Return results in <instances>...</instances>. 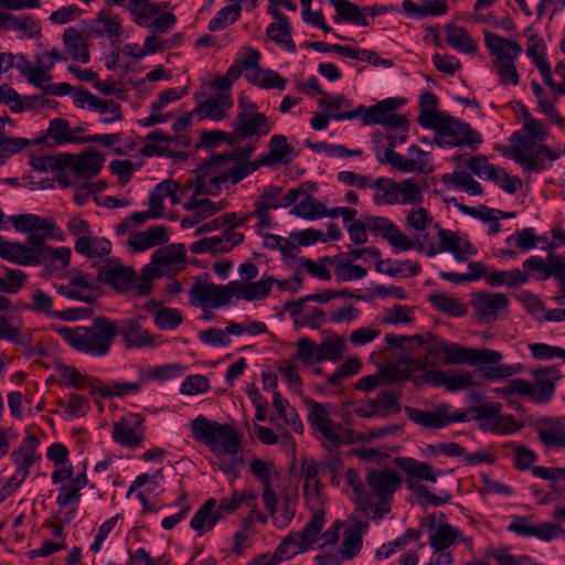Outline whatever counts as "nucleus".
Returning <instances> with one entry per match:
<instances>
[{
  "label": "nucleus",
  "instance_id": "obj_1",
  "mask_svg": "<svg viewBox=\"0 0 565 565\" xmlns=\"http://www.w3.org/2000/svg\"><path fill=\"white\" fill-rule=\"evenodd\" d=\"M502 405L498 402H486L469 409L455 408L452 405L441 403L431 409L406 407L407 417L416 425L428 429H440L456 423L476 420L483 431L497 435H513L518 433L523 423L514 415L502 413Z\"/></svg>",
  "mask_w": 565,
  "mask_h": 565
},
{
  "label": "nucleus",
  "instance_id": "obj_2",
  "mask_svg": "<svg viewBox=\"0 0 565 565\" xmlns=\"http://www.w3.org/2000/svg\"><path fill=\"white\" fill-rule=\"evenodd\" d=\"M545 127L542 121L531 118L520 130L510 136L512 147L509 158L516 162L526 172H543L550 167L551 161L559 158V154L548 148L544 141Z\"/></svg>",
  "mask_w": 565,
  "mask_h": 565
},
{
  "label": "nucleus",
  "instance_id": "obj_3",
  "mask_svg": "<svg viewBox=\"0 0 565 565\" xmlns=\"http://www.w3.org/2000/svg\"><path fill=\"white\" fill-rule=\"evenodd\" d=\"M55 332L77 352L97 358L107 355L114 341L113 320L106 317L94 319L90 327L60 326Z\"/></svg>",
  "mask_w": 565,
  "mask_h": 565
},
{
  "label": "nucleus",
  "instance_id": "obj_4",
  "mask_svg": "<svg viewBox=\"0 0 565 565\" xmlns=\"http://www.w3.org/2000/svg\"><path fill=\"white\" fill-rule=\"evenodd\" d=\"M308 409L307 422L313 431V436L332 447L355 444L364 439V435L334 422L331 418L332 405L319 403L312 398L306 402Z\"/></svg>",
  "mask_w": 565,
  "mask_h": 565
},
{
  "label": "nucleus",
  "instance_id": "obj_5",
  "mask_svg": "<svg viewBox=\"0 0 565 565\" xmlns=\"http://www.w3.org/2000/svg\"><path fill=\"white\" fill-rule=\"evenodd\" d=\"M190 426L193 438L205 445L214 455L235 456L239 451V438L231 425L220 424L199 415Z\"/></svg>",
  "mask_w": 565,
  "mask_h": 565
},
{
  "label": "nucleus",
  "instance_id": "obj_6",
  "mask_svg": "<svg viewBox=\"0 0 565 565\" xmlns=\"http://www.w3.org/2000/svg\"><path fill=\"white\" fill-rule=\"evenodd\" d=\"M399 467L406 475L407 489L416 497L419 504L438 507L450 501V495L446 491L434 494L420 483V481L436 483L437 477L444 475L441 470H434L430 465L414 458H403Z\"/></svg>",
  "mask_w": 565,
  "mask_h": 565
},
{
  "label": "nucleus",
  "instance_id": "obj_7",
  "mask_svg": "<svg viewBox=\"0 0 565 565\" xmlns=\"http://www.w3.org/2000/svg\"><path fill=\"white\" fill-rule=\"evenodd\" d=\"M232 139L257 141L267 136L274 128L268 116L258 111V106L249 97L241 94L237 100V116L232 122Z\"/></svg>",
  "mask_w": 565,
  "mask_h": 565
},
{
  "label": "nucleus",
  "instance_id": "obj_8",
  "mask_svg": "<svg viewBox=\"0 0 565 565\" xmlns=\"http://www.w3.org/2000/svg\"><path fill=\"white\" fill-rule=\"evenodd\" d=\"M364 497L374 501V518L382 519L391 510L394 493L401 486V477L393 469H370L365 477Z\"/></svg>",
  "mask_w": 565,
  "mask_h": 565
},
{
  "label": "nucleus",
  "instance_id": "obj_9",
  "mask_svg": "<svg viewBox=\"0 0 565 565\" xmlns=\"http://www.w3.org/2000/svg\"><path fill=\"white\" fill-rule=\"evenodd\" d=\"M28 244L11 242L0 235V258L18 266L38 267L51 246L45 244L52 236L26 232Z\"/></svg>",
  "mask_w": 565,
  "mask_h": 565
},
{
  "label": "nucleus",
  "instance_id": "obj_10",
  "mask_svg": "<svg viewBox=\"0 0 565 565\" xmlns=\"http://www.w3.org/2000/svg\"><path fill=\"white\" fill-rule=\"evenodd\" d=\"M522 371V365L515 364H497L490 367H480L478 374L476 371L466 369H450L448 391L460 392L470 388L480 387L482 384L481 379L491 382H498L519 374Z\"/></svg>",
  "mask_w": 565,
  "mask_h": 565
},
{
  "label": "nucleus",
  "instance_id": "obj_11",
  "mask_svg": "<svg viewBox=\"0 0 565 565\" xmlns=\"http://www.w3.org/2000/svg\"><path fill=\"white\" fill-rule=\"evenodd\" d=\"M435 227L439 243L418 242L416 243V250L425 253L427 257H435L440 253L447 252L458 262H466L469 256L478 254L477 247L469 242L467 235L443 228L439 224H436Z\"/></svg>",
  "mask_w": 565,
  "mask_h": 565
},
{
  "label": "nucleus",
  "instance_id": "obj_12",
  "mask_svg": "<svg viewBox=\"0 0 565 565\" xmlns=\"http://www.w3.org/2000/svg\"><path fill=\"white\" fill-rule=\"evenodd\" d=\"M434 141L440 148L467 146L472 150H477L483 142V137L470 124L447 115L435 135Z\"/></svg>",
  "mask_w": 565,
  "mask_h": 565
},
{
  "label": "nucleus",
  "instance_id": "obj_13",
  "mask_svg": "<svg viewBox=\"0 0 565 565\" xmlns=\"http://www.w3.org/2000/svg\"><path fill=\"white\" fill-rule=\"evenodd\" d=\"M145 316L113 320L114 338L119 335L127 349H153L159 347V335L142 328Z\"/></svg>",
  "mask_w": 565,
  "mask_h": 565
},
{
  "label": "nucleus",
  "instance_id": "obj_14",
  "mask_svg": "<svg viewBox=\"0 0 565 565\" xmlns=\"http://www.w3.org/2000/svg\"><path fill=\"white\" fill-rule=\"evenodd\" d=\"M99 282L111 287L119 294L131 291L136 285L137 273L130 266H125L118 258H105L96 265Z\"/></svg>",
  "mask_w": 565,
  "mask_h": 565
},
{
  "label": "nucleus",
  "instance_id": "obj_15",
  "mask_svg": "<svg viewBox=\"0 0 565 565\" xmlns=\"http://www.w3.org/2000/svg\"><path fill=\"white\" fill-rule=\"evenodd\" d=\"M381 162L390 163L392 167L405 173H429L434 171L433 157L416 145L407 149V157L388 148L385 150Z\"/></svg>",
  "mask_w": 565,
  "mask_h": 565
},
{
  "label": "nucleus",
  "instance_id": "obj_16",
  "mask_svg": "<svg viewBox=\"0 0 565 565\" xmlns=\"http://www.w3.org/2000/svg\"><path fill=\"white\" fill-rule=\"evenodd\" d=\"M508 531L524 539L535 537L542 542H551L563 537L565 530L556 522L535 523L531 515H514L508 525Z\"/></svg>",
  "mask_w": 565,
  "mask_h": 565
},
{
  "label": "nucleus",
  "instance_id": "obj_17",
  "mask_svg": "<svg viewBox=\"0 0 565 565\" xmlns=\"http://www.w3.org/2000/svg\"><path fill=\"white\" fill-rule=\"evenodd\" d=\"M98 282L97 275L73 271L67 284H54V288L67 299L90 303L99 296Z\"/></svg>",
  "mask_w": 565,
  "mask_h": 565
},
{
  "label": "nucleus",
  "instance_id": "obj_18",
  "mask_svg": "<svg viewBox=\"0 0 565 565\" xmlns=\"http://www.w3.org/2000/svg\"><path fill=\"white\" fill-rule=\"evenodd\" d=\"M501 360L502 354L499 351L487 348H466L450 341H448L444 354V362L447 365L466 364L476 366L482 364H498Z\"/></svg>",
  "mask_w": 565,
  "mask_h": 565
},
{
  "label": "nucleus",
  "instance_id": "obj_19",
  "mask_svg": "<svg viewBox=\"0 0 565 565\" xmlns=\"http://www.w3.org/2000/svg\"><path fill=\"white\" fill-rule=\"evenodd\" d=\"M143 416L129 413L111 424L113 440L126 449H137L145 441Z\"/></svg>",
  "mask_w": 565,
  "mask_h": 565
},
{
  "label": "nucleus",
  "instance_id": "obj_20",
  "mask_svg": "<svg viewBox=\"0 0 565 565\" xmlns=\"http://www.w3.org/2000/svg\"><path fill=\"white\" fill-rule=\"evenodd\" d=\"M233 296L232 281L227 285L196 281L190 290L191 303L203 310L226 306Z\"/></svg>",
  "mask_w": 565,
  "mask_h": 565
},
{
  "label": "nucleus",
  "instance_id": "obj_21",
  "mask_svg": "<svg viewBox=\"0 0 565 565\" xmlns=\"http://www.w3.org/2000/svg\"><path fill=\"white\" fill-rule=\"evenodd\" d=\"M470 305L477 318L490 324L505 315L510 299L501 292L480 291L472 295Z\"/></svg>",
  "mask_w": 565,
  "mask_h": 565
},
{
  "label": "nucleus",
  "instance_id": "obj_22",
  "mask_svg": "<svg viewBox=\"0 0 565 565\" xmlns=\"http://www.w3.org/2000/svg\"><path fill=\"white\" fill-rule=\"evenodd\" d=\"M365 220L369 231L386 239L395 254L416 248V243L404 234L390 218L366 215Z\"/></svg>",
  "mask_w": 565,
  "mask_h": 565
},
{
  "label": "nucleus",
  "instance_id": "obj_23",
  "mask_svg": "<svg viewBox=\"0 0 565 565\" xmlns=\"http://www.w3.org/2000/svg\"><path fill=\"white\" fill-rule=\"evenodd\" d=\"M104 157L95 150H83L78 154L65 152V171L72 180H90L96 177L103 166Z\"/></svg>",
  "mask_w": 565,
  "mask_h": 565
},
{
  "label": "nucleus",
  "instance_id": "obj_24",
  "mask_svg": "<svg viewBox=\"0 0 565 565\" xmlns=\"http://www.w3.org/2000/svg\"><path fill=\"white\" fill-rule=\"evenodd\" d=\"M401 104L402 103L396 98H386L370 107L359 105L352 110H345L339 115L333 116V118L335 121H343L360 117L362 124L365 126L381 125L386 116L390 115V110H396Z\"/></svg>",
  "mask_w": 565,
  "mask_h": 565
},
{
  "label": "nucleus",
  "instance_id": "obj_25",
  "mask_svg": "<svg viewBox=\"0 0 565 565\" xmlns=\"http://www.w3.org/2000/svg\"><path fill=\"white\" fill-rule=\"evenodd\" d=\"M190 145L191 141L185 136L173 138L162 130H154L146 137L141 153L146 157H174L179 153L180 148H186Z\"/></svg>",
  "mask_w": 565,
  "mask_h": 565
},
{
  "label": "nucleus",
  "instance_id": "obj_26",
  "mask_svg": "<svg viewBox=\"0 0 565 565\" xmlns=\"http://www.w3.org/2000/svg\"><path fill=\"white\" fill-rule=\"evenodd\" d=\"M14 230L19 233H38L52 236L54 239L63 241V232L52 217H44L38 214L24 213L8 217Z\"/></svg>",
  "mask_w": 565,
  "mask_h": 565
},
{
  "label": "nucleus",
  "instance_id": "obj_27",
  "mask_svg": "<svg viewBox=\"0 0 565 565\" xmlns=\"http://www.w3.org/2000/svg\"><path fill=\"white\" fill-rule=\"evenodd\" d=\"M169 241L168 227L156 224L146 231H131L126 241H122L131 253H141L152 247L166 244Z\"/></svg>",
  "mask_w": 565,
  "mask_h": 565
},
{
  "label": "nucleus",
  "instance_id": "obj_28",
  "mask_svg": "<svg viewBox=\"0 0 565 565\" xmlns=\"http://www.w3.org/2000/svg\"><path fill=\"white\" fill-rule=\"evenodd\" d=\"M540 441L548 449H565V416L542 417L536 423Z\"/></svg>",
  "mask_w": 565,
  "mask_h": 565
},
{
  "label": "nucleus",
  "instance_id": "obj_29",
  "mask_svg": "<svg viewBox=\"0 0 565 565\" xmlns=\"http://www.w3.org/2000/svg\"><path fill=\"white\" fill-rule=\"evenodd\" d=\"M29 164L40 172L56 173V181L62 188H70L75 185L76 181L71 179V175L65 171V152L52 156H31Z\"/></svg>",
  "mask_w": 565,
  "mask_h": 565
},
{
  "label": "nucleus",
  "instance_id": "obj_30",
  "mask_svg": "<svg viewBox=\"0 0 565 565\" xmlns=\"http://www.w3.org/2000/svg\"><path fill=\"white\" fill-rule=\"evenodd\" d=\"M534 375L536 377L535 383L526 380L529 387L526 392H522V395L529 396L534 403L545 404L554 395L555 384L553 380L557 377V370L555 367L543 369L536 371Z\"/></svg>",
  "mask_w": 565,
  "mask_h": 565
},
{
  "label": "nucleus",
  "instance_id": "obj_31",
  "mask_svg": "<svg viewBox=\"0 0 565 565\" xmlns=\"http://www.w3.org/2000/svg\"><path fill=\"white\" fill-rule=\"evenodd\" d=\"M426 370V363L422 359L406 356L396 363H390L380 370V377L386 382L414 381V372Z\"/></svg>",
  "mask_w": 565,
  "mask_h": 565
},
{
  "label": "nucleus",
  "instance_id": "obj_32",
  "mask_svg": "<svg viewBox=\"0 0 565 565\" xmlns=\"http://www.w3.org/2000/svg\"><path fill=\"white\" fill-rule=\"evenodd\" d=\"M39 447L40 439L35 435L25 436L19 447L10 454V459L15 469L30 476L31 467L42 459Z\"/></svg>",
  "mask_w": 565,
  "mask_h": 565
},
{
  "label": "nucleus",
  "instance_id": "obj_33",
  "mask_svg": "<svg viewBox=\"0 0 565 565\" xmlns=\"http://www.w3.org/2000/svg\"><path fill=\"white\" fill-rule=\"evenodd\" d=\"M180 185L175 181L168 179L158 183L150 192L148 198V211L152 214V220H158L163 215L164 204L163 200L169 198L171 204L175 205L180 202L179 192Z\"/></svg>",
  "mask_w": 565,
  "mask_h": 565
},
{
  "label": "nucleus",
  "instance_id": "obj_34",
  "mask_svg": "<svg viewBox=\"0 0 565 565\" xmlns=\"http://www.w3.org/2000/svg\"><path fill=\"white\" fill-rule=\"evenodd\" d=\"M305 301L301 299L297 302H288L286 305L287 311L298 327H308L313 330L320 329L328 322V313L319 307H306Z\"/></svg>",
  "mask_w": 565,
  "mask_h": 565
},
{
  "label": "nucleus",
  "instance_id": "obj_35",
  "mask_svg": "<svg viewBox=\"0 0 565 565\" xmlns=\"http://www.w3.org/2000/svg\"><path fill=\"white\" fill-rule=\"evenodd\" d=\"M428 543L433 550L448 551L455 543L471 545V539L463 536L458 526L449 523H439L430 531Z\"/></svg>",
  "mask_w": 565,
  "mask_h": 565
},
{
  "label": "nucleus",
  "instance_id": "obj_36",
  "mask_svg": "<svg viewBox=\"0 0 565 565\" xmlns=\"http://www.w3.org/2000/svg\"><path fill=\"white\" fill-rule=\"evenodd\" d=\"M233 107V99L231 94H215L202 102L193 114L201 119H212L220 121L227 117L228 110Z\"/></svg>",
  "mask_w": 565,
  "mask_h": 565
},
{
  "label": "nucleus",
  "instance_id": "obj_37",
  "mask_svg": "<svg viewBox=\"0 0 565 565\" xmlns=\"http://www.w3.org/2000/svg\"><path fill=\"white\" fill-rule=\"evenodd\" d=\"M74 249L82 256L103 262L111 252V243L106 237L84 235L76 238Z\"/></svg>",
  "mask_w": 565,
  "mask_h": 565
},
{
  "label": "nucleus",
  "instance_id": "obj_38",
  "mask_svg": "<svg viewBox=\"0 0 565 565\" xmlns=\"http://www.w3.org/2000/svg\"><path fill=\"white\" fill-rule=\"evenodd\" d=\"M124 32L119 18L108 9L97 13L92 33L98 38H107L111 44L119 41Z\"/></svg>",
  "mask_w": 565,
  "mask_h": 565
},
{
  "label": "nucleus",
  "instance_id": "obj_39",
  "mask_svg": "<svg viewBox=\"0 0 565 565\" xmlns=\"http://www.w3.org/2000/svg\"><path fill=\"white\" fill-rule=\"evenodd\" d=\"M297 262V267L295 268L294 280L298 285L302 284V279L299 277L301 271L307 273L313 278L329 281L331 279V271L329 270V266H333V256H322L317 260L311 258L300 257Z\"/></svg>",
  "mask_w": 565,
  "mask_h": 565
},
{
  "label": "nucleus",
  "instance_id": "obj_40",
  "mask_svg": "<svg viewBox=\"0 0 565 565\" xmlns=\"http://www.w3.org/2000/svg\"><path fill=\"white\" fill-rule=\"evenodd\" d=\"M303 494L310 509L322 507L321 483L319 468L316 461L307 462L302 468Z\"/></svg>",
  "mask_w": 565,
  "mask_h": 565
},
{
  "label": "nucleus",
  "instance_id": "obj_41",
  "mask_svg": "<svg viewBox=\"0 0 565 565\" xmlns=\"http://www.w3.org/2000/svg\"><path fill=\"white\" fill-rule=\"evenodd\" d=\"M55 370L60 376L58 384L64 387H73L78 391L90 388V394H95L97 390H94V382H98V379L90 377L89 375L79 372L75 366L57 363Z\"/></svg>",
  "mask_w": 565,
  "mask_h": 565
},
{
  "label": "nucleus",
  "instance_id": "obj_42",
  "mask_svg": "<svg viewBox=\"0 0 565 565\" xmlns=\"http://www.w3.org/2000/svg\"><path fill=\"white\" fill-rule=\"evenodd\" d=\"M299 199L292 205L290 214L306 221H318L326 217V204L311 194L298 189Z\"/></svg>",
  "mask_w": 565,
  "mask_h": 565
},
{
  "label": "nucleus",
  "instance_id": "obj_43",
  "mask_svg": "<svg viewBox=\"0 0 565 565\" xmlns=\"http://www.w3.org/2000/svg\"><path fill=\"white\" fill-rule=\"evenodd\" d=\"M63 43L65 51L75 61L88 63L90 60L88 51V38L74 26H68L63 32Z\"/></svg>",
  "mask_w": 565,
  "mask_h": 565
},
{
  "label": "nucleus",
  "instance_id": "obj_44",
  "mask_svg": "<svg viewBox=\"0 0 565 565\" xmlns=\"http://www.w3.org/2000/svg\"><path fill=\"white\" fill-rule=\"evenodd\" d=\"M484 43L495 57L493 62L516 60L522 53V47L516 42L507 40L495 33L487 32L484 34Z\"/></svg>",
  "mask_w": 565,
  "mask_h": 565
},
{
  "label": "nucleus",
  "instance_id": "obj_45",
  "mask_svg": "<svg viewBox=\"0 0 565 565\" xmlns=\"http://www.w3.org/2000/svg\"><path fill=\"white\" fill-rule=\"evenodd\" d=\"M167 9L166 2L153 3L149 0H128L126 9L132 15L134 22L141 28H149L161 9Z\"/></svg>",
  "mask_w": 565,
  "mask_h": 565
},
{
  "label": "nucleus",
  "instance_id": "obj_46",
  "mask_svg": "<svg viewBox=\"0 0 565 565\" xmlns=\"http://www.w3.org/2000/svg\"><path fill=\"white\" fill-rule=\"evenodd\" d=\"M216 508V500L207 499L194 513L190 521V526L199 536L211 531L218 522L221 515Z\"/></svg>",
  "mask_w": 565,
  "mask_h": 565
},
{
  "label": "nucleus",
  "instance_id": "obj_47",
  "mask_svg": "<svg viewBox=\"0 0 565 565\" xmlns=\"http://www.w3.org/2000/svg\"><path fill=\"white\" fill-rule=\"evenodd\" d=\"M268 147V152L259 158L263 166L270 167L277 163H288L292 160V147L288 143L286 136H271Z\"/></svg>",
  "mask_w": 565,
  "mask_h": 565
},
{
  "label": "nucleus",
  "instance_id": "obj_48",
  "mask_svg": "<svg viewBox=\"0 0 565 565\" xmlns=\"http://www.w3.org/2000/svg\"><path fill=\"white\" fill-rule=\"evenodd\" d=\"M445 36L447 44L459 53L472 55L478 51L477 41L462 26L448 24Z\"/></svg>",
  "mask_w": 565,
  "mask_h": 565
},
{
  "label": "nucleus",
  "instance_id": "obj_49",
  "mask_svg": "<svg viewBox=\"0 0 565 565\" xmlns=\"http://www.w3.org/2000/svg\"><path fill=\"white\" fill-rule=\"evenodd\" d=\"M299 194L298 189H289L282 194L281 188L270 185L264 190L256 201L271 210H277L292 205L298 201Z\"/></svg>",
  "mask_w": 565,
  "mask_h": 565
},
{
  "label": "nucleus",
  "instance_id": "obj_50",
  "mask_svg": "<svg viewBox=\"0 0 565 565\" xmlns=\"http://www.w3.org/2000/svg\"><path fill=\"white\" fill-rule=\"evenodd\" d=\"M143 381L127 382L122 380H115L108 383H103L100 380L94 382V390L104 398L113 396L125 397L127 395L137 394L142 387Z\"/></svg>",
  "mask_w": 565,
  "mask_h": 565
},
{
  "label": "nucleus",
  "instance_id": "obj_51",
  "mask_svg": "<svg viewBox=\"0 0 565 565\" xmlns=\"http://www.w3.org/2000/svg\"><path fill=\"white\" fill-rule=\"evenodd\" d=\"M334 8L337 15L333 18L335 23L344 21L359 26H369V19L364 18L362 8L350 0H329Z\"/></svg>",
  "mask_w": 565,
  "mask_h": 565
},
{
  "label": "nucleus",
  "instance_id": "obj_52",
  "mask_svg": "<svg viewBox=\"0 0 565 565\" xmlns=\"http://www.w3.org/2000/svg\"><path fill=\"white\" fill-rule=\"evenodd\" d=\"M260 58L262 53L258 50L253 47L243 49L236 54L234 63L230 66V76L239 78L244 74L247 78V75L259 67Z\"/></svg>",
  "mask_w": 565,
  "mask_h": 565
},
{
  "label": "nucleus",
  "instance_id": "obj_53",
  "mask_svg": "<svg viewBox=\"0 0 565 565\" xmlns=\"http://www.w3.org/2000/svg\"><path fill=\"white\" fill-rule=\"evenodd\" d=\"M375 270L391 277H415L420 273V266L417 262L411 259L394 260L391 258L379 260Z\"/></svg>",
  "mask_w": 565,
  "mask_h": 565
},
{
  "label": "nucleus",
  "instance_id": "obj_54",
  "mask_svg": "<svg viewBox=\"0 0 565 565\" xmlns=\"http://www.w3.org/2000/svg\"><path fill=\"white\" fill-rule=\"evenodd\" d=\"M486 282L491 287L505 286L508 288H514L520 285L529 282V274L523 273L519 268H512L509 270H491L484 275Z\"/></svg>",
  "mask_w": 565,
  "mask_h": 565
},
{
  "label": "nucleus",
  "instance_id": "obj_55",
  "mask_svg": "<svg viewBox=\"0 0 565 565\" xmlns=\"http://www.w3.org/2000/svg\"><path fill=\"white\" fill-rule=\"evenodd\" d=\"M273 407L285 425L289 426L296 434L303 433V424L296 408L279 392L273 394Z\"/></svg>",
  "mask_w": 565,
  "mask_h": 565
},
{
  "label": "nucleus",
  "instance_id": "obj_56",
  "mask_svg": "<svg viewBox=\"0 0 565 565\" xmlns=\"http://www.w3.org/2000/svg\"><path fill=\"white\" fill-rule=\"evenodd\" d=\"M429 301L437 311L450 317L461 318L467 313V306L460 298L444 292L430 295Z\"/></svg>",
  "mask_w": 565,
  "mask_h": 565
},
{
  "label": "nucleus",
  "instance_id": "obj_57",
  "mask_svg": "<svg viewBox=\"0 0 565 565\" xmlns=\"http://www.w3.org/2000/svg\"><path fill=\"white\" fill-rule=\"evenodd\" d=\"M233 282V294L238 299H245L248 301L265 298L269 295L273 280L270 278L259 279L257 281L241 285L235 281Z\"/></svg>",
  "mask_w": 565,
  "mask_h": 565
},
{
  "label": "nucleus",
  "instance_id": "obj_58",
  "mask_svg": "<svg viewBox=\"0 0 565 565\" xmlns=\"http://www.w3.org/2000/svg\"><path fill=\"white\" fill-rule=\"evenodd\" d=\"M88 483L86 472L77 473L67 483L58 489L56 503L60 508L67 507L72 501H78L81 498V490Z\"/></svg>",
  "mask_w": 565,
  "mask_h": 565
},
{
  "label": "nucleus",
  "instance_id": "obj_59",
  "mask_svg": "<svg viewBox=\"0 0 565 565\" xmlns=\"http://www.w3.org/2000/svg\"><path fill=\"white\" fill-rule=\"evenodd\" d=\"M381 125L390 131L387 140L391 149L397 143H404L406 141L408 122L403 115L396 114L395 110H390V115L386 116Z\"/></svg>",
  "mask_w": 565,
  "mask_h": 565
},
{
  "label": "nucleus",
  "instance_id": "obj_60",
  "mask_svg": "<svg viewBox=\"0 0 565 565\" xmlns=\"http://www.w3.org/2000/svg\"><path fill=\"white\" fill-rule=\"evenodd\" d=\"M248 83L262 89H279L286 88L287 81L271 68H262L260 66L247 75Z\"/></svg>",
  "mask_w": 565,
  "mask_h": 565
},
{
  "label": "nucleus",
  "instance_id": "obj_61",
  "mask_svg": "<svg viewBox=\"0 0 565 565\" xmlns=\"http://www.w3.org/2000/svg\"><path fill=\"white\" fill-rule=\"evenodd\" d=\"M441 181L444 184L451 185L469 195H480L482 193L481 184L463 170L444 174Z\"/></svg>",
  "mask_w": 565,
  "mask_h": 565
},
{
  "label": "nucleus",
  "instance_id": "obj_62",
  "mask_svg": "<svg viewBox=\"0 0 565 565\" xmlns=\"http://www.w3.org/2000/svg\"><path fill=\"white\" fill-rule=\"evenodd\" d=\"M313 514L310 521L305 525L302 531L298 533V537L301 541L302 550L308 551L313 543H316L319 533L326 523L324 512L321 507L312 509Z\"/></svg>",
  "mask_w": 565,
  "mask_h": 565
},
{
  "label": "nucleus",
  "instance_id": "obj_63",
  "mask_svg": "<svg viewBox=\"0 0 565 565\" xmlns=\"http://www.w3.org/2000/svg\"><path fill=\"white\" fill-rule=\"evenodd\" d=\"M185 253L186 250L183 244L174 243L156 249L152 253V259H156L163 269H169L184 263Z\"/></svg>",
  "mask_w": 565,
  "mask_h": 565
},
{
  "label": "nucleus",
  "instance_id": "obj_64",
  "mask_svg": "<svg viewBox=\"0 0 565 565\" xmlns=\"http://www.w3.org/2000/svg\"><path fill=\"white\" fill-rule=\"evenodd\" d=\"M396 196L398 199L397 204L401 205H419L424 201V194L418 182L412 178L397 181Z\"/></svg>",
  "mask_w": 565,
  "mask_h": 565
}]
</instances>
